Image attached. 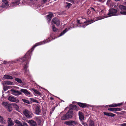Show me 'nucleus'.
I'll use <instances>...</instances> for the list:
<instances>
[{"label":"nucleus","mask_w":126,"mask_h":126,"mask_svg":"<svg viewBox=\"0 0 126 126\" xmlns=\"http://www.w3.org/2000/svg\"><path fill=\"white\" fill-rule=\"evenodd\" d=\"M47 42H48L46 40L42 42H40L36 43L32 47L30 50H29L27 52L23 57L21 58L20 59V61L22 62H26V64L24 65L22 69V70L24 71V73L25 75H29V69H27V68L28 67V66L27 65V64H28L30 58L31 53H32L36 47L44 44Z\"/></svg>","instance_id":"obj_1"},{"label":"nucleus","mask_w":126,"mask_h":126,"mask_svg":"<svg viewBox=\"0 0 126 126\" xmlns=\"http://www.w3.org/2000/svg\"><path fill=\"white\" fill-rule=\"evenodd\" d=\"M73 111L71 109H70L61 118V119L66 120L71 118L73 116Z\"/></svg>","instance_id":"obj_2"},{"label":"nucleus","mask_w":126,"mask_h":126,"mask_svg":"<svg viewBox=\"0 0 126 126\" xmlns=\"http://www.w3.org/2000/svg\"><path fill=\"white\" fill-rule=\"evenodd\" d=\"M92 21L93 20L89 19L83 22L81 20H79L78 19H77V23L78 24H81V25L83 26L84 28H85L86 26L90 24L89 23Z\"/></svg>","instance_id":"obj_3"},{"label":"nucleus","mask_w":126,"mask_h":126,"mask_svg":"<svg viewBox=\"0 0 126 126\" xmlns=\"http://www.w3.org/2000/svg\"><path fill=\"white\" fill-rule=\"evenodd\" d=\"M109 11V12L107 14L108 17L118 15L117 13V11L115 9L112 8L110 9Z\"/></svg>","instance_id":"obj_4"},{"label":"nucleus","mask_w":126,"mask_h":126,"mask_svg":"<svg viewBox=\"0 0 126 126\" xmlns=\"http://www.w3.org/2000/svg\"><path fill=\"white\" fill-rule=\"evenodd\" d=\"M34 113L37 115H39L41 111L40 105L38 104L35 105L34 106Z\"/></svg>","instance_id":"obj_5"},{"label":"nucleus","mask_w":126,"mask_h":126,"mask_svg":"<svg viewBox=\"0 0 126 126\" xmlns=\"http://www.w3.org/2000/svg\"><path fill=\"white\" fill-rule=\"evenodd\" d=\"M23 113L25 116L27 118H30L32 117V113L30 111L25 109L23 111Z\"/></svg>","instance_id":"obj_6"},{"label":"nucleus","mask_w":126,"mask_h":126,"mask_svg":"<svg viewBox=\"0 0 126 126\" xmlns=\"http://www.w3.org/2000/svg\"><path fill=\"white\" fill-rule=\"evenodd\" d=\"M118 7L121 10V11L120 12V14L122 15H126V12L123 11L124 10H126V7L120 5H119Z\"/></svg>","instance_id":"obj_7"},{"label":"nucleus","mask_w":126,"mask_h":126,"mask_svg":"<svg viewBox=\"0 0 126 126\" xmlns=\"http://www.w3.org/2000/svg\"><path fill=\"white\" fill-rule=\"evenodd\" d=\"M8 100L11 102H14L16 103H18L19 100L16 99L12 96H10L8 98Z\"/></svg>","instance_id":"obj_8"},{"label":"nucleus","mask_w":126,"mask_h":126,"mask_svg":"<svg viewBox=\"0 0 126 126\" xmlns=\"http://www.w3.org/2000/svg\"><path fill=\"white\" fill-rule=\"evenodd\" d=\"M15 122L16 124L18 126H28V124L25 122L21 123L18 120H16L15 121Z\"/></svg>","instance_id":"obj_9"},{"label":"nucleus","mask_w":126,"mask_h":126,"mask_svg":"<svg viewBox=\"0 0 126 126\" xmlns=\"http://www.w3.org/2000/svg\"><path fill=\"white\" fill-rule=\"evenodd\" d=\"M11 91L12 92V94L16 96L21 94H22L21 92H20L19 91L13 89H11Z\"/></svg>","instance_id":"obj_10"},{"label":"nucleus","mask_w":126,"mask_h":126,"mask_svg":"<svg viewBox=\"0 0 126 126\" xmlns=\"http://www.w3.org/2000/svg\"><path fill=\"white\" fill-rule=\"evenodd\" d=\"M52 21L54 24H55L57 26H58L60 25V21L57 18H55L53 19Z\"/></svg>","instance_id":"obj_11"},{"label":"nucleus","mask_w":126,"mask_h":126,"mask_svg":"<svg viewBox=\"0 0 126 126\" xmlns=\"http://www.w3.org/2000/svg\"><path fill=\"white\" fill-rule=\"evenodd\" d=\"M123 102L118 103L117 104H114L111 105H106L105 106V107H108V106L110 107H117L118 106H120L123 104Z\"/></svg>","instance_id":"obj_12"},{"label":"nucleus","mask_w":126,"mask_h":126,"mask_svg":"<svg viewBox=\"0 0 126 126\" xmlns=\"http://www.w3.org/2000/svg\"><path fill=\"white\" fill-rule=\"evenodd\" d=\"M31 89L34 92L35 95H37L41 97L42 96V94L41 93H40L37 90L35 89L34 88H32Z\"/></svg>","instance_id":"obj_13"},{"label":"nucleus","mask_w":126,"mask_h":126,"mask_svg":"<svg viewBox=\"0 0 126 126\" xmlns=\"http://www.w3.org/2000/svg\"><path fill=\"white\" fill-rule=\"evenodd\" d=\"M20 3V0H14V1L12 2L11 4L12 6L18 5Z\"/></svg>","instance_id":"obj_14"},{"label":"nucleus","mask_w":126,"mask_h":126,"mask_svg":"<svg viewBox=\"0 0 126 126\" xmlns=\"http://www.w3.org/2000/svg\"><path fill=\"white\" fill-rule=\"evenodd\" d=\"M2 4L1 7L3 8L6 7L8 5V2L7 1V0H2Z\"/></svg>","instance_id":"obj_15"},{"label":"nucleus","mask_w":126,"mask_h":126,"mask_svg":"<svg viewBox=\"0 0 126 126\" xmlns=\"http://www.w3.org/2000/svg\"><path fill=\"white\" fill-rule=\"evenodd\" d=\"M20 91L21 92L23 93L26 95H28L31 94V93L28 91L27 90L24 89H22L20 90Z\"/></svg>","instance_id":"obj_16"},{"label":"nucleus","mask_w":126,"mask_h":126,"mask_svg":"<svg viewBox=\"0 0 126 126\" xmlns=\"http://www.w3.org/2000/svg\"><path fill=\"white\" fill-rule=\"evenodd\" d=\"M8 125L9 126H12L14 125V123L11 118H8L7 121Z\"/></svg>","instance_id":"obj_17"},{"label":"nucleus","mask_w":126,"mask_h":126,"mask_svg":"<svg viewBox=\"0 0 126 126\" xmlns=\"http://www.w3.org/2000/svg\"><path fill=\"white\" fill-rule=\"evenodd\" d=\"M79 115L80 120L82 121L84 119V116L83 113L82 112L79 111Z\"/></svg>","instance_id":"obj_18"},{"label":"nucleus","mask_w":126,"mask_h":126,"mask_svg":"<svg viewBox=\"0 0 126 126\" xmlns=\"http://www.w3.org/2000/svg\"><path fill=\"white\" fill-rule=\"evenodd\" d=\"M77 104L81 108H84L87 107V104L85 103L78 102Z\"/></svg>","instance_id":"obj_19"},{"label":"nucleus","mask_w":126,"mask_h":126,"mask_svg":"<svg viewBox=\"0 0 126 126\" xmlns=\"http://www.w3.org/2000/svg\"><path fill=\"white\" fill-rule=\"evenodd\" d=\"M6 108L7 109V110L9 112L13 110L12 106L10 104H9Z\"/></svg>","instance_id":"obj_20"},{"label":"nucleus","mask_w":126,"mask_h":126,"mask_svg":"<svg viewBox=\"0 0 126 126\" xmlns=\"http://www.w3.org/2000/svg\"><path fill=\"white\" fill-rule=\"evenodd\" d=\"M103 113L105 115L109 116L114 117L115 115V114L111 113H108L104 112Z\"/></svg>","instance_id":"obj_21"},{"label":"nucleus","mask_w":126,"mask_h":126,"mask_svg":"<svg viewBox=\"0 0 126 126\" xmlns=\"http://www.w3.org/2000/svg\"><path fill=\"white\" fill-rule=\"evenodd\" d=\"M13 83L12 82L7 81H4L2 83V84L3 85H12L13 84Z\"/></svg>","instance_id":"obj_22"},{"label":"nucleus","mask_w":126,"mask_h":126,"mask_svg":"<svg viewBox=\"0 0 126 126\" xmlns=\"http://www.w3.org/2000/svg\"><path fill=\"white\" fill-rule=\"evenodd\" d=\"M102 19V17L100 16H99V17H95L94 18V19L92 20L93 21H92L91 22H90L89 23L90 24L91 23H93L95 21H96L98 20H100L101 19Z\"/></svg>","instance_id":"obj_23"},{"label":"nucleus","mask_w":126,"mask_h":126,"mask_svg":"<svg viewBox=\"0 0 126 126\" xmlns=\"http://www.w3.org/2000/svg\"><path fill=\"white\" fill-rule=\"evenodd\" d=\"M29 123L30 124L31 126H37V124L36 122L33 120L29 121Z\"/></svg>","instance_id":"obj_24"},{"label":"nucleus","mask_w":126,"mask_h":126,"mask_svg":"<svg viewBox=\"0 0 126 126\" xmlns=\"http://www.w3.org/2000/svg\"><path fill=\"white\" fill-rule=\"evenodd\" d=\"M53 15L52 13H50V14L47 15V19L48 20V21L49 22L51 20L52 17L53 16Z\"/></svg>","instance_id":"obj_25"},{"label":"nucleus","mask_w":126,"mask_h":126,"mask_svg":"<svg viewBox=\"0 0 126 126\" xmlns=\"http://www.w3.org/2000/svg\"><path fill=\"white\" fill-rule=\"evenodd\" d=\"M68 28H66L63 31L61 32L59 36H60L63 35L64 33H65L67 31L69 30Z\"/></svg>","instance_id":"obj_26"},{"label":"nucleus","mask_w":126,"mask_h":126,"mask_svg":"<svg viewBox=\"0 0 126 126\" xmlns=\"http://www.w3.org/2000/svg\"><path fill=\"white\" fill-rule=\"evenodd\" d=\"M3 78L7 79H12L13 78V77L11 76L6 75H5L4 76Z\"/></svg>","instance_id":"obj_27"},{"label":"nucleus","mask_w":126,"mask_h":126,"mask_svg":"<svg viewBox=\"0 0 126 126\" xmlns=\"http://www.w3.org/2000/svg\"><path fill=\"white\" fill-rule=\"evenodd\" d=\"M6 122L3 117L0 115V122L2 124H5L6 123Z\"/></svg>","instance_id":"obj_28"},{"label":"nucleus","mask_w":126,"mask_h":126,"mask_svg":"<svg viewBox=\"0 0 126 126\" xmlns=\"http://www.w3.org/2000/svg\"><path fill=\"white\" fill-rule=\"evenodd\" d=\"M36 121L38 123L39 125L41 123V117H36Z\"/></svg>","instance_id":"obj_29"},{"label":"nucleus","mask_w":126,"mask_h":126,"mask_svg":"<svg viewBox=\"0 0 126 126\" xmlns=\"http://www.w3.org/2000/svg\"><path fill=\"white\" fill-rule=\"evenodd\" d=\"M70 109H71L73 111V110H77L78 108L76 105H74L72 106L71 108Z\"/></svg>","instance_id":"obj_30"},{"label":"nucleus","mask_w":126,"mask_h":126,"mask_svg":"<svg viewBox=\"0 0 126 126\" xmlns=\"http://www.w3.org/2000/svg\"><path fill=\"white\" fill-rule=\"evenodd\" d=\"M14 108H15L16 110H17L19 109V107L16 103H13V104Z\"/></svg>","instance_id":"obj_31"},{"label":"nucleus","mask_w":126,"mask_h":126,"mask_svg":"<svg viewBox=\"0 0 126 126\" xmlns=\"http://www.w3.org/2000/svg\"><path fill=\"white\" fill-rule=\"evenodd\" d=\"M64 124L69 126H72L71 120H70L68 121H65L64 122Z\"/></svg>","instance_id":"obj_32"},{"label":"nucleus","mask_w":126,"mask_h":126,"mask_svg":"<svg viewBox=\"0 0 126 126\" xmlns=\"http://www.w3.org/2000/svg\"><path fill=\"white\" fill-rule=\"evenodd\" d=\"M15 80L17 82H18L19 83H22V80L19 78H16L15 79Z\"/></svg>","instance_id":"obj_33"},{"label":"nucleus","mask_w":126,"mask_h":126,"mask_svg":"<svg viewBox=\"0 0 126 126\" xmlns=\"http://www.w3.org/2000/svg\"><path fill=\"white\" fill-rule=\"evenodd\" d=\"M1 104L3 106H4V107L6 108L8 104H9L7 102H2Z\"/></svg>","instance_id":"obj_34"},{"label":"nucleus","mask_w":126,"mask_h":126,"mask_svg":"<svg viewBox=\"0 0 126 126\" xmlns=\"http://www.w3.org/2000/svg\"><path fill=\"white\" fill-rule=\"evenodd\" d=\"M71 122L72 126H75L78 124L77 121H76L71 120Z\"/></svg>","instance_id":"obj_35"},{"label":"nucleus","mask_w":126,"mask_h":126,"mask_svg":"<svg viewBox=\"0 0 126 126\" xmlns=\"http://www.w3.org/2000/svg\"><path fill=\"white\" fill-rule=\"evenodd\" d=\"M94 126V122L92 120H90L89 121V126Z\"/></svg>","instance_id":"obj_36"},{"label":"nucleus","mask_w":126,"mask_h":126,"mask_svg":"<svg viewBox=\"0 0 126 126\" xmlns=\"http://www.w3.org/2000/svg\"><path fill=\"white\" fill-rule=\"evenodd\" d=\"M22 101L23 102L25 103H26L28 104H30V102L28 100H26L25 99H22Z\"/></svg>","instance_id":"obj_37"},{"label":"nucleus","mask_w":126,"mask_h":126,"mask_svg":"<svg viewBox=\"0 0 126 126\" xmlns=\"http://www.w3.org/2000/svg\"><path fill=\"white\" fill-rule=\"evenodd\" d=\"M30 99V100L33 102H35L37 103H39L37 100L33 98H31Z\"/></svg>","instance_id":"obj_38"},{"label":"nucleus","mask_w":126,"mask_h":126,"mask_svg":"<svg viewBox=\"0 0 126 126\" xmlns=\"http://www.w3.org/2000/svg\"><path fill=\"white\" fill-rule=\"evenodd\" d=\"M66 7H68V8H69L70 6L72 5V4L68 2H66Z\"/></svg>","instance_id":"obj_39"},{"label":"nucleus","mask_w":126,"mask_h":126,"mask_svg":"<svg viewBox=\"0 0 126 126\" xmlns=\"http://www.w3.org/2000/svg\"><path fill=\"white\" fill-rule=\"evenodd\" d=\"M52 30L53 31L55 32H56L57 30V29L55 27L54 25L52 26Z\"/></svg>","instance_id":"obj_40"},{"label":"nucleus","mask_w":126,"mask_h":126,"mask_svg":"<svg viewBox=\"0 0 126 126\" xmlns=\"http://www.w3.org/2000/svg\"><path fill=\"white\" fill-rule=\"evenodd\" d=\"M114 111H121L122 109L120 108H114Z\"/></svg>","instance_id":"obj_41"},{"label":"nucleus","mask_w":126,"mask_h":126,"mask_svg":"<svg viewBox=\"0 0 126 126\" xmlns=\"http://www.w3.org/2000/svg\"><path fill=\"white\" fill-rule=\"evenodd\" d=\"M81 124L83 125L84 126H88V125L86 123L83 122L82 121H81Z\"/></svg>","instance_id":"obj_42"},{"label":"nucleus","mask_w":126,"mask_h":126,"mask_svg":"<svg viewBox=\"0 0 126 126\" xmlns=\"http://www.w3.org/2000/svg\"><path fill=\"white\" fill-rule=\"evenodd\" d=\"M108 110L109 111H114V108H110L108 109Z\"/></svg>","instance_id":"obj_43"},{"label":"nucleus","mask_w":126,"mask_h":126,"mask_svg":"<svg viewBox=\"0 0 126 126\" xmlns=\"http://www.w3.org/2000/svg\"><path fill=\"white\" fill-rule=\"evenodd\" d=\"M90 9L91 11H94L95 12V9L92 7H90Z\"/></svg>","instance_id":"obj_44"},{"label":"nucleus","mask_w":126,"mask_h":126,"mask_svg":"<svg viewBox=\"0 0 126 126\" xmlns=\"http://www.w3.org/2000/svg\"><path fill=\"white\" fill-rule=\"evenodd\" d=\"M9 86H8V87H7L6 88H5V87H4V88H3V89H4V91H6V90H7V89H9Z\"/></svg>","instance_id":"obj_45"},{"label":"nucleus","mask_w":126,"mask_h":126,"mask_svg":"<svg viewBox=\"0 0 126 126\" xmlns=\"http://www.w3.org/2000/svg\"><path fill=\"white\" fill-rule=\"evenodd\" d=\"M97 1L100 2H103L104 1H103V0H96Z\"/></svg>","instance_id":"obj_46"},{"label":"nucleus","mask_w":126,"mask_h":126,"mask_svg":"<svg viewBox=\"0 0 126 126\" xmlns=\"http://www.w3.org/2000/svg\"><path fill=\"white\" fill-rule=\"evenodd\" d=\"M122 126H126V124L124 123L121 125Z\"/></svg>","instance_id":"obj_47"},{"label":"nucleus","mask_w":126,"mask_h":126,"mask_svg":"<svg viewBox=\"0 0 126 126\" xmlns=\"http://www.w3.org/2000/svg\"><path fill=\"white\" fill-rule=\"evenodd\" d=\"M7 63V62L6 61H4L3 62V63L4 64H6Z\"/></svg>","instance_id":"obj_48"},{"label":"nucleus","mask_w":126,"mask_h":126,"mask_svg":"<svg viewBox=\"0 0 126 126\" xmlns=\"http://www.w3.org/2000/svg\"><path fill=\"white\" fill-rule=\"evenodd\" d=\"M70 2H71L72 3H74V1L73 0H71L70 1H69Z\"/></svg>","instance_id":"obj_49"},{"label":"nucleus","mask_w":126,"mask_h":126,"mask_svg":"<svg viewBox=\"0 0 126 126\" xmlns=\"http://www.w3.org/2000/svg\"><path fill=\"white\" fill-rule=\"evenodd\" d=\"M91 13V11L89 10H88V11L87 12V13L88 14H90Z\"/></svg>","instance_id":"obj_50"},{"label":"nucleus","mask_w":126,"mask_h":126,"mask_svg":"<svg viewBox=\"0 0 126 126\" xmlns=\"http://www.w3.org/2000/svg\"><path fill=\"white\" fill-rule=\"evenodd\" d=\"M50 99L51 100H52L54 99V98L53 97H51L50 98Z\"/></svg>","instance_id":"obj_51"},{"label":"nucleus","mask_w":126,"mask_h":126,"mask_svg":"<svg viewBox=\"0 0 126 126\" xmlns=\"http://www.w3.org/2000/svg\"><path fill=\"white\" fill-rule=\"evenodd\" d=\"M43 2L45 3L47 1V0H43Z\"/></svg>","instance_id":"obj_52"},{"label":"nucleus","mask_w":126,"mask_h":126,"mask_svg":"<svg viewBox=\"0 0 126 126\" xmlns=\"http://www.w3.org/2000/svg\"><path fill=\"white\" fill-rule=\"evenodd\" d=\"M110 1V0H108L107 1V2H109Z\"/></svg>","instance_id":"obj_53"},{"label":"nucleus","mask_w":126,"mask_h":126,"mask_svg":"<svg viewBox=\"0 0 126 126\" xmlns=\"http://www.w3.org/2000/svg\"><path fill=\"white\" fill-rule=\"evenodd\" d=\"M61 101H63V102H64V101L63 100H61Z\"/></svg>","instance_id":"obj_54"},{"label":"nucleus","mask_w":126,"mask_h":126,"mask_svg":"<svg viewBox=\"0 0 126 126\" xmlns=\"http://www.w3.org/2000/svg\"><path fill=\"white\" fill-rule=\"evenodd\" d=\"M0 126H3V125H0Z\"/></svg>","instance_id":"obj_55"},{"label":"nucleus","mask_w":126,"mask_h":126,"mask_svg":"<svg viewBox=\"0 0 126 126\" xmlns=\"http://www.w3.org/2000/svg\"><path fill=\"white\" fill-rule=\"evenodd\" d=\"M54 0V1H55L56 0Z\"/></svg>","instance_id":"obj_56"},{"label":"nucleus","mask_w":126,"mask_h":126,"mask_svg":"<svg viewBox=\"0 0 126 126\" xmlns=\"http://www.w3.org/2000/svg\"><path fill=\"white\" fill-rule=\"evenodd\" d=\"M125 3H126V2H125Z\"/></svg>","instance_id":"obj_57"}]
</instances>
